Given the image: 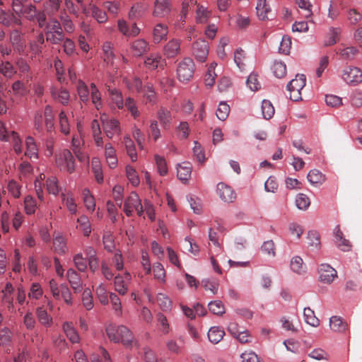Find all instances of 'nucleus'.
I'll list each match as a JSON object with an SVG mask.
<instances>
[{
  "label": "nucleus",
  "instance_id": "nucleus-1",
  "mask_svg": "<svg viewBox=\"0 0 362 362\" xmlns=\"http://www.w3.org/2000/svg\"><path fill=\"white\" fill-rule=\"evenodd\" d=\"M108 339L115 343H122L127 348L136 345L132 332L124 325L110 324L105 328Z\"/></svg>",
  "mask_w": 362,
  "mask_h": 362
},
{
  "label": "nucleus",
  "instance_id": "nucleus-2",
  "mask_svg": "<svg viewBox=\"0 0 362 362\" xmlns=\"http://www.w3.org/2000/svg\"><path fill=\"white\" fill-rule=\"evenodd\" d=\"M195 71V64L192 59L185 57L181 60L177 67V79L182 83L189 81L194 76Z\"/></svg>",
  "mask_w": 362,
  "mask_h": 362
},
{
  "label": "nucleus",
  "instance_id": "nucleus-3",
  "mask_svg": "<svg viewBox=\"0 0 362 362\" xmlns=\"http://www.w3.org/2000/svg\"><path fill=\"white\" fill-rule=\"evenodd\" d=\"M56 165L61 171L74 173L76 165L71 152L68 149H64L57 154Z\"/></svg>",
  "mask_w": 362,
  "mask_h": 362
},
{
  "label": "nucleus",
  "instance_id": "nucleus-4",
  "mask_svg": "<svg viewBox=\"0 0 362 362\" xmlns=\"http://www.w3.org/2000/svg\"><path fill=\"white\" fill-rule=\"evenodd\" d=\"M306 83L305 76L303 74H297L296 78L291 80L287 85V90L290 93L289 98L293 101L301 100V90L304 88Z\"/></svg>",
  "mask_w": 362,
  "mask_h": 362
},
{
  "label": "nucleus",
  "instance_id": "nucleus-5",
  "mask_svg": "<svg viewBox=\"0 0 362 362\" xmlns=\"http://www.w3.org/2000/svg\"><path fill=\"white\" fill-rule=\"evenodd\" d=\"M341 78L347 84L356 86L362 82V71L358 67L347 66L343 69Z\"/></svg>",
  "mask_w": 362,
  "mask_h": 362
},
{
  "label": "nucleus",
  "instance_id": "nucleus-6",
  "mask_svg": "<svg viewBox=\"0 0 362 362\" xmlns=\"http://www.w3.org/2000/svg\"><path fill=\"white\" fill-rule=\"evenodd\" d=\"M103 131L108 139H112L115 135L120 134V125L118 120L115 119H109L105 115L101 116Z\"/></svg>",
  "mask_w": 362,
  "mask_h": 362
},
{
  "label": "nucleus",
  "instance_id": "nucleus-7",
  "mask_svg": "<svg viewBox=\"0 0 362 362\" xmlns=\"http://www.w3.org/2000/svg\"><path fill=\"white\" fill-rule=\"evenodd\" d=\"M11 142L16 153L21 152V140L14 131H8L1 123V141Z\"/></svg>",
  "mask_w": 362,
  "mask_h": 362
},
{
  "label": "nucleus",
  "instance_id": "nucleus-8",
  "mask_svg": "<svg viewBox=\"0 0 362 362\" xmlns=\"http://www.w3.org/2000/svg\"><path fill=\"white\" fill-rule=\"evenodd\" d=\"M192 54L199 62H204L209 54V44L204 40L196 41L192 45Z\"/></svg>",
  "mask_w": 362,
  "mask_h": 362
},
{
  "label": "nucleus",
  "instance_id": "nucleus-9",
  "mask_svg": "<svg viewBox=\"0 0 362 362\" xmlns=\"http://www.w3.org/2000/svg\"><path fill=\"white\" fill-rule=\"evenodd\" d=\"M320 281L330 284L337 277V271L328 264H321L318 269Z\"/></svg>",
  "mask_w": 362,
  "mask_h": 362
},
{
  "label": "nucleus",
  "instance_id": "nucleus-10",
  "mask_svg": "<svg viewBox=\"0 0 362 362\" xmlns=\"http://www.w3.org/2000/svg\"><path fill=\"white\" fill-rule=\"evenodd\" d=\"M66 278L74 293H78L83 290V282L81 276L74 269L70 268L67 270Z\"/></svg>",
  "mask_w": 362,
  "mask_h": 362
},
{
  "label": "nucleus",
  "instance_id": "nucleus-11",
  "mask_svg": "<svg viewBox=\"0 0 362 362\" xmlns=\"http://www.w3.org/2000/svg\"><path fill=\"white\" fill-rule=\"evenodd\" d=\"M217 194L226 202H233L236 198L234 190L223 182H219L217 185Z\"/></svg>",
  "mask_w": 362,
  "mask_h": 362
},
{
  "label": "nucleus",
  "instance_id": "nucleus-12",
  "mask_svg": "<svg viewBox=\"0 0 362 362\" xmlns=\"http://www.w3.org/2000/svg\"><path fill=\"white\" fill-rule=\"evenodd\" d=\"M181 41L178 39H171L163 48V54L168 58H174L181 52Z\"/></svg>",
  "mask_w": 362,
  "mask_h": 362
},
{
  "label": "nucleus",
  "instance_id": "nucleus-13",
  "mask_svg": "<svg viewBox=\"0 0 362 362\" xmlns=\"http://www.w3.org/2000/svg\"><path fill=\"white\" fill-rule=\"evenodd\" d=\"M141 201L139 197V195L132 192L129 196L126 199L124 204V211L127 216H131L133 213V210L140 206Z\"/></svg>",
  "mask_w": 362,
  "mask_h": 362
},
{
  "label": "nucleus",
  "instance_id": "nucleus-14",
  "mask_svg": "<svg viewBox=\"0 0 362 362\" xmlns=\"http://www.w3.org/2000/svg\"><path fill=\"white\" fill-rule=\"evenodd\" d=\"M170 11L169 0H156L153 14L156 17H163Z\"/></svg>",
  "mask_w": 362,
  "mask_h": 362
},
{
  "label": "nucleus",
  "instance_id": "nucleus-15",
  "mask_svg": "<svg viewBox=\"0 0 362 362\" xmlns=\"http://www.w3.org/2000/svg\"><path fill=\"white\" fill-rule=\"evenodd\" d=\"M51 95L52 98L62 104L63 105H67L70 95L69 91L65 88L58 89L56 87H52L51 88Z\"/></svg>",
  "mask_w": 362,
  "mask_h": 362
},
{
  "label": "nucleus",
  "instance_id": "nucleus-16",
  "mask_svg": "<svg viewBox=\"0 0 362 362\" xmlns=\"http://www.w3.org/2000/svg\"><path fill=\"white\" fill-rule=\"evenodd\" d=\"M126 280H124L122 276L117 275L115 278V288L120 295L124 296L127 293L128 291V282L131 279V275L129 273H125Z\"/></svg>",
  "mask_w": 362,
  "mask_h": 362
},
{
  "label": "nucleus",
  "instance_id": "nucleus-17",
  "mask_svg": "<svg viewBox=\"0 0 362 362\" xmlns=\"http://www.w3.org/2000/svg\"><path fill=\"white\" fill-rule=\"evenodd\" d=\"M105 156L109 167L115 168L117 165V157L115 148L110 142L105 145Z\"/></svg>",
  "mask_w": 362,
  "mask_h": 362
},
{
  "label": "nucleus",
  "instance_id": "nucleus-18",
  "mask_svg": "<svg viewBox=\"0 0 362 362\" xmlns=\"http://www.w3.org/2000/svg\"><path fill=\"white\" fill-rule=\"evenodd\" d=\"M106 88L112 103L119 109H122L124 107V100L122 93L118 89L112 88L109 85H106Z\"/></svg>",
  "mask_w": 362,
  "mask_h": 362
},
{
  "label": "nucleus",
  "instance_id": "nucleus-19",
  "mask_svg": "<svg viewBox=\"0 0 362 362\" xmlns=\"http://www.w3.org/2000/svg\"><path fill=\"white\" fill-rule=\"evenodd\" d=\"M148 49V43L143 39H138L134 41L131 46V50L136 57L141 56L146 53Z\"/></svg>",
  "mask_w": 362,
  "mask_h": 362
},
{
  "label": "nucleus",
  "instance_id": "nucleus-20",
  "mask_svg": "<svg viewBox=\"0 0 362 362\" xmlns=\"http://www.w3.org/2000/svg\"><path fill=\"white\" fill-rule=\"evenodd\" d=\"M192 173V165L190 163L184 162L181 164H178L177 168V177L181 181L185 182L191 177Z\"/></svg>",
  "mask_w": 362,
  "mask_h": 362
},
{
  "label": "nucleus",
  "instance_id": "nucleus-21",
  "mask_svg": "<svg viewBox=\"0 0 362 362\" xmlns=\"http://www.w3.org/2000/svg\"><path fill=\"white\" fill-rule=\"evenodd\" d=\"M44 116L46 129L52 132L54 130V113L51 105H47L45 107Z\"/></svg>",
  "mask_w": 362,
  "mask_h": 362
},
{
  "label": "nucleus",
  "instance_id": "nucleus-22",
  "mask_svg": "<svg viewBox=\"0 0 362 362\" xmlns=\"http://www.w3.org/2000/svg\"><path fill=\"white\" fill-rule=\"evenodd\" d=\"M335 243L337 247L344 252H348L351 248V243L344 238L343 233L339 227L335 231Z\"/></svg>",
  "mask_w": 362,
  "mask_h": 362
},
{
  "label": "nucleus",
  "instance_id": "nucleus-23",
  "mask_svg": "<svg viewBox=\"0 0 362 362\" xmlns=\"http://www.w3.org/2000/svg\"><path fill=\"white\" fill-rule=\"evenodd\" d=\"M26 151L25 156L30 159L38 158V148L32 136H28L25 140Z\"/></svg>",
  "mask_w": 362,
  "mask_h": 362
},
{
  "label": "nucleus",
  "instance_id": "nucleus-24",
  "mask_svg": "<svg viewBox=\"0 0 362 362\" xmlns=\"http://www.w3.org/2000/svg\"><path fill=\"white\" fill-rule=\"evenodd\" d=\"M168 33V26L162 23H158L153 31V42L159 43L161 40L166 38Z\"/></svg>",
  "mask_w": 362,
  "mask_h": 362
},
{
  "label": "nucleus",
  "instance_id": "nucleus-25",
  "mask_svg": "<svg viewBox=\"0 0 362 362\" xmlns=\"http://www.w3.org/2000/svg\"><path fill=\"white\" fill-rule=\"evenodd\" d=\"M53 246L54 252L59 255H64L67 251L66 239L60 234L54 236Z\"/></svg>",
  "mask_w": 362,
  "mask_h": 362
},
{
  "label": "nucleus",
  "instance_id": "nucleus-26",
  "mask_svg": "<svg viewBox=\"0 0 362 362\" xmlns=\"http://www.w3.org/2000/svg\"><path fill=\"white\" fill-rule=\"evenodd\" d=\"M62 328L65 334L66 335L67 338L70 340L71 342L74 344L79 342V335L76 330L74 329L73 324L71 322H64L63 324Z\"/></svg>",
  "mask_w": 362,
  "mask_h": 362
},
{
  "label": "nucleus",
  "instance_id": "nucleus-27",
  "mask_svg": "<svg viewBox=\"0 0 362 362\" xmlns=\"http://www.w3.org/2000/svg\"><path fill=\"white\" fill-rule=\"evenodd\" d=\"M331 329L334 332H344L348 329V325L343 319L338 316H333L329 320Z\"/></svg>",
  "mask_w": 362,
  "mask_h": 362
},
{
  "label": "nucleus",
  "instance_id": "nucleus-28",
  "mask_svg": "<svg viewBox=\"0 0 362 362\" xmlns=\"http://www.w3.org/2000/svg\"><path fill=\"white\" fill-rule=\"evenodd\" d=\"M156 115L162 127L164 129H168L172 120L170 112L165 108L161 107L158 110Z\"/></svg>",
  "mask_w": 362,
  "mask_h": 362
},
{
  "label": "nucleus",
  "instance_id": "nucleus-29",
  "mask_svg": "<svg viewBox=\"0 0 362 362\" xmlns=\"http://www.w3.org/2000/svg\"><path fill=\"white\" fill-rule=\"evenodd\" d=\"M90 98L91 99V103L95 106V107L98 110H99L103 107L101 93L95 83H92L90 85Z\"/></svg>",
  "mask_w": 362,
  "mask_h": 362
},
{
  "label": "nucleus",
  "instance_id": "nucleus-30",
  "mask_svg": "<svg viewBox=\"0 0 362 362\" xmlns=\"http://www.w3.org/2000/svg\"><path fill=\"white\" fill-rule=\"evenodd\" d=\"M58 122L60 132L64 135L70 134V124L67 115L64 110H62L58 115Z\"/></svg>",
  "mask_w": 362,
  "mask_h": 362
},
{
  "label": "nucleus",
  "instance_id": "nucleus-31",
  "mask_svg": "<svg viewBox=\"0 0 362 362\" xmlns=\"http://www.w3.org/2000/svg\"><path fill=\"white\" fill-rule=\"evenodd\" d=\"M36 315L42 325L49 327L52 325V317L48 315L47 310L43 308L39 307L36 309Z\"/></svg>",
  "mask_w": 362,
  "mask_h": 362
},
{
  "label": "nucleus",
  "instance_id": "nucleus-32",
  "mask_svg": "<svg viewBox=\"0 0 362 362\" xmlns=\"http://www.w3.org/2000/svg\"><path fill=\"white\" fill-rule=\"evenodd\" d=\"M163 62L164 60L159 54H151L144 62L146 66L151 69H163Z\"/></svg>",
  "mask_w": 362,
  "mask_h": 362
},
{
  "label": "nucleus",
  "instance_id": "nucleus-33",
  "mask_svg": "<svg viewBox=\"0 0 362 362\" xmlns=\"http://www.w3.org/2000/svg\"><path fill=\"white\" fill-rule=\"evenodd\" d=\"M77 93L80 100L84 103L88 104L90 100V89L83 81H79L77 86Z\"/></svg>",
  "mask_w": 362,
  "mask_h": 362
},
{
  "label": "nucleus",
  "instance_id": "nucleus-34",
  "mask_svg": "<svg viewBox=\"0 0 362 362\" xmlns=\"http://www.w3.org/2000/svg\"><path fill=\"white\" fill-rule=\"evenodd\" d=\"M303 317L305 322L312 327H316L320 325L319 319L315 316V312L310 308H304Z\"/></svg>",
  "mask_w": 362,
  "mask_h": 362
},
{
  "label": "nucleus",
  "instance_id": "nucleus-35",
  "mask_svg": "<svg viewBox=\"0 0 362 362\" xmlns=\"http://www.w3.org/2000/svg\"><path fill=\"white\" fill-rule=\"evenodd\" d=\"M225 332L218 327H213L208 332V337L211 342L218 343L223 337Z\"/></svg>",
  "mask_w": 362,
  "mask_h": 362
},
{
  "label": "nucleus",
  "instance_id": "nucleus-36",
  "mask_svg": "<svg viewBox=\"0 0 362 362\" xmlns=\"http://www.w3.org/2000/svg\"><path fill=\"white\" fill-rule=\"evenodd\" d=\"M256 9L257 14L260 20L268 18L267 14L270 11V8L267 4V0H258Z\"/></svg>",
  "mask_w": 362,
  "mask_h": 362
},
{
  "label": "nucleus",
  "instance_id": "nucleus-37",
  "mask_svg": "<svg viewBox=\"0 0 362 362\" xmlns=\"http://www.w3.org/2000/svg\"><path fill=\"white\" fill-rule=\"evenodd\" d=\"M291 269L293 272L301 274L305 272L306 266L303 263V259L299 256H296L292 258L291 261Z\"/></svg>",
  "mask_w": 362,
  "mask_h": 362
},
{
  "label": "nucleus",
  "instance_id": "nucleus-38",
  "mask_svg": "<svg viewBox=\"0 0 362 362\" xmlns=\"http://www.w3.org/2000/svg\"><path fill=\"white\" fill-rule=\"evenodd\" d=\"M102 49L103 52L104 61L107 64H112L113 59L115 58L112 45L110 42H105L103 43Z\"/></svg>",
  "mask_w": 362,
  "mask_h": 362
},
{
  "label": "nucleus",
  "instance_id": "nucleus-39",
  "mask_svg": "<svg viewBox=\"0 0 362 362\" xmlns=\"http://www.w3.org/2000/svg\"><path fill=\"white\" fill-rule=\"evenodd\" d=\"M217 64L216 62H212L208 67L207 73L205 76V85L208 87H212L215 83V79L217 76V74L215 73V68L216 67Z\"/></svg>",
  "mask_w": 362,
  "mask_h": 362
},
{
  "label": "nucleus",
  "instance_id": "nucleus-40",
  "mask_svg": "<svg viewBox=\"0 0 362 362\" xmlns=\"http://www.w3.org/2000/svg\"><path fill=\"white\" fill-rule=\"evenodd\" d=\"M95 293L101 304L104 305L108 304V292L104 284H100L95 288Z\"/></svg>",
  "mask_w": 362,
  "mask_h": 362
},
{
  "label": "nucleus",
  "instance_id": "nucleus-41",
  "mask_svg": "<svg viewBox=\"0 0 362 362\" xmlns=\"http://www.w3.org/2000/svg\"><path fill=\"white\" fill-rule=\"evenodd\" d=\"M124 143L128 156L130 157L131 160L133 162L136 161L137 159V153L136 151V147L134 144V141L131 139L129 136H124Z\"/></svg>",
  "mask_w": 362,
  "mask_h": 362
},
{
  "label": "nucleus",
  "instance_id": "nucleus-42",
  "mask_svg": "<svg viewBox=\"0 0 362 362\" xmlns=\"http://www.w3.org/2000/svg\"><path fill=\"white\" fill-rule=\"evenodd\" d=\"M307 177L312 185L322 184L325 181V175L316 169L310 170Z\"/></svg>",
  "mask_w": 362,
  "mask_h": 362
},
{
  "label": "nucleus",
  "instance_id": "nucleus-43",
  "mask_svg": "<svg viewBox=\"0 0 362 362\" xmlns=\"http://www.w3.org/2000/svg\"><path fill=\"white\" fill-rule=\"evenodd\" d=\"M73 262L78 272H84L86 271L88 268V260L83 257L81 253L76 254L73 257Z\"/></svg>",
  "mask_w": 362,
  "mask_h": 362
},
{
  "label": "nucleus",
  "instance_id": "nucleus-44",
  "mask_svg": "<svg viewBox=\"0 0 362 362\" xmlns=\"http://www.w3.org/2000/svg\"><path fill=\"white\" fill-rule=\"evenodd\" d=\"M90 10L92 17L94 18L98 21V23H104L107 21L106 13L104 11L100 9L96 6L91 5Z\"/></svg>",
  "mask_w": 362,
  "mask_h": 362
},
{
  "label": "nucleus",
  "instance_id": "nucleus-45",
  "mask_svg": "<svg viewBox=\"0 0 362 362\" xmlns=\"http://www.w3.org/2000/svg\"><path fill=\"white\" fill-rule=\"evenodd\" d=\"M91 168L93 172L94 173L96 181L98 183H102L103 182V170L100 162L98 158H93L91 162Z\"/></svg>",
  "mask_w": 362,
  "mask_h": 362
},
{
  "label": "nucleus",
  "instance_id": "nucleus-46",
  "mask_svg": "<svg viewBox=\"0 0 362 362\" xmlns=\"http://www.w3.org/2000/svg\"><path fill=\"white\" fill-rule=\"evenodd\" d=\"M210 16V11L201 5H197L196 21L197 23H206Z\"/></svg>",
  "mask_w": 362,
  "mask_h": 362
},
{
  "label": "nucleus",
  "instance_id": "nucleus-47",
  "mask_svg": "<svg viewBox=\"0 0 362 362\" xmlns=\"http://www.w3.org/2000/svg\"><path fill=\"white\" fill-rule=\"evenodd\" d=\"M358 52L356 47L351 46L339 49L337 53L342 59L351 60L357 54Z\"/></svg>",
  "mask_w": 362,
  "mask_h": 362
},
{
  "label": "nucleus",
  "instance_id": "nucleus-48",
  "mask_svg": "<svg viewBox=\"0 0 362 362\" xmlns=\"http://www.w3.org/2000/svg\"><path fill=\"white\" fill-rule=\"evenodd\" d=\"M308 246L312 250H318L320 247V238L317 231L311 230L308 233Z\"/></svg>",
  "mask_w": 362,
  "mask_h": 362
},
{
  "label": "nucleus",
  "instance_id": "nucleus-49",
  "mask_svg": "<svg viewBox=\"0 0 362 362\" xmlns=\"http://www.w3.org/2000/svg\"><path fill=\"white\" fill-rule=\"evenodd\" d=\"M274 76L277 78H283L286 74V66L281 61H275L272 67Z\"/></svg>",
  "mask_w": 362,
  "mask_h": 362
},
{
  "label": "nucleus",
  "instance_id": "nucleus-50",
  "mask_svg": "<svg viewBox=\"0 0 362 362\" xmlns=\"http://www.w3.org/2000/svg\"><path fill=\"white\" fill-rule=\"evenodd\" d=\"M63 33L61 23L56 18H51L45 25V33Z\"/></svg>",
  "mask_w": 362,
  "mask_h": 362
},
{
  "label": "nucleus",
  "instance_id": "nucleus-51",
  "mask_svg": "<svg viewBox=\"0 0 362 362\" xmlns=\"http://www.w3.org/2000/svg\"><path fill=\"white\" fill-rule=\"evenodd\" d=\"M109 298L115 314L118 316H122V306L119 298L115 293H110Z\"/></svg>",
  "mask_w": 362,
  "mask_h": 362
},
{
  "label": "nucleus",
  "instance_id": "nucleus-52",
  "mask_svg": "<svg viewBox=\"0 0 362 362\" xmlns=\"http://www.w3.org/2000/svg\"><path fill=\"white\" fill-rule=\"evenodd\" d=\"M19 17L20 16L17 17L13 14H9L1 11V24L8 26L12 25L13 24L21 25V21Z\"/></svg>",
  "mask_w": 362,
  "mask_h": 362
},
{
  "label": "nucleus",
  "instance_id": "nucleus-53",
  "mask_svg": "<svg viewBox=\"0 0 362 362\" xmlns=\"http://www.w3.org/2000/svg\"><path fill=\"white\" fill-rule=\"evenodd\" d=\"M262 112L263 117L269 119L274 115V107L269 100H264L262 103Z\"/></svg>",
  "mask_w": 362,
  "mask_h": 362
},
{
  "label": "nucleus",
  "instance_id": "nucleus-54",
  "mask_svg": "<svg viewBox=\"0 0 362 362\" xmlns=\"http://www.w3.org/2000/svg\"><path fill=\"white\" fill-rule=\"evenodd\" d=\"M144 8L143 4L141 3H136L132 6L129 12V18L134 21L141 17L144 13Z\"/></svg>",
  "mask_w": 362,
  "mask_h": 362
},
{
  "label": "nucleus",
  "instance_id": "nucleus-55",
  "mask_svg": "<svg viewBox=\"0 0 362 362\" xmlns=\"http://www.w3.org/2000/svg\"><path fill=\"white\" fill-rule=\"evenodd\" d=\"M10 40L13 45V46L18 49V52H21L23 49V43L22 42V38L21 36V33L18 30H14L11 32L10 36Z\"/></svg>",
  "mask_w": 362,
  "mask_h": 362
},
{
  "label": "nucleus",
  "instance_id": "nucleus-56",
  "mask_svg": "<svg viewBox=\"0 0 362 362\" xmlns=\"http://www.w3.org/2000/svg\"><path fill=\"white\" fill-rule=\"evenodd\" d=\"M296 4L298 7L303 11L302 15L305 18H308L311 16L313 11L312 8L313 5L310 2V0H296Z\"/></svg>",
  "mask_w": 362,
  "mask_h": 362
},
{
  "label": "nucleus",
  "instance_id": "nucleus-57",
  "mask_svg": "<svg viewBox=\"0 0 362 362\" xmlns=\"http://www.w3.org/2000/svg\"><path fill=\"white\" fill-rule=\"evenodd\" d=\"M157 302L160 309L163 311L170 310L172 301L166 295L158 293L157 296Z\"/></svg>",
  "mask_w": 362,
  "mask_h": 362
},
{
  "label": "nucleus",
  "instance_id": "nucleus-58",
  "mask_svg": "<svg viewBox=\"0 0 362 362\" xmlns=\"http://www.w3.org/2000/svg\"><path fill=\"white\" fill-rule=\"evenodd\" d=\"M310 204L308 197L303 193H300L296 196V205L300 210H306Z\"/></svg>",
  "mask_w": 362,
  "mask_h": 362
},
{
  "label": "nucleus",
  "instance_id": "nucleus-59",
  "mask_svg": "<svg viewBox=\"0 0 362 362\" xmlns=\"http://www.w3.org/2000/svg\"><path fill=\"white\" fill-rule=\"evenodd\" d=\"M82 303L87 310H90L93 308V300L91 291L89 288H86L82 295Z\"/></svg>",
  "mask_w": 362,
  "mask_h": 362
},
{
  "label": "nucleus",
  "instance_id": "nucleus-60",
  "mask_svg": "<svg viewBox=\"0 0 362 362\" xmlns=\"http://www.w3.org/2000/svg\"><path fill=\"white\" fill-rule=\"evenodd\" d=\"M47 190L49 194L57 195L59 192L58 181L56 177H50L46 180Z\"/></svg>",
  "mask_w": 362,
  "mask_h": 362
},
{
  "label": "nucleus",
  "instance_id": "nucleus-61",
  "mask_svg": "<svg viewBox=\"0 0 362 362\" xmlns=\"http://www.w3.org/2000/svg\"><path fill=\"white\" fill-rule=\"evenodd\" d=\"M45 11L49 15H54L57 11H58L60 7V1L59 0H48L45 4Z\"/></svg>",
  "mask_w": 362,
  "mask_h": 362
},
{
  "label": "nucleus",
  "instance_id": "nucleus-62",
  "mask_svg": "<svg viewBox=\"0 0 362 362\" xmlns=\"http://www.w3.org/2000/svg\"><path fill=\"white\" fill-rule=\"evenodd\" d=\"M79 223V228L83 231L85 236H88L91 232L90 224L87 216H81L77 219Z\"/></svg>",
  "mask_w": 362,
  "mask_h": 362
},
{
  "label": "nucleus",
  "instance_id": "nucleus-63",
  "mask_svg": "<svg viewBox=\"0 0 362 362\" xmlns=\"http://www.w3.org/2000/svg\"><path fill=\"white\" fill-rule=\"evenodd\" d=\"M209 310L215 315H222L225 313V307L220 300L211 301L208 305Z\"/></svg>",
  "mask_w": 362,
  "mask_h": 362
},
{
  "label": "nucleus",
  "instance_id": "nucleus-64",
  "mask_svg": "<svg viewBox=\"0 0 362 362\" xmlns=\"http://www.w3.org/2000/svg\"><path fill=\"white\" fill-rule=\"evenodd\" d=\"M229 112H230L229 105L224 102H221L219 103L218 107L216 110L217 117L220 120L224 121L228 117Z\"/></svg>",
  "mask_w": 362,
  "mask_h": 362
}]
</instances>
